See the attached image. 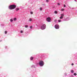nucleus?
Returning a JSON list of instances; mask_svg holds the SVG:
<instances>
[{"label":"nucleus","mask_w":77,"mask_h":77,"mask_svg":"<svg viewBox=\"0 0 77 77\" xmlns=\"http://www.w3.org/2000/svg\"><path fill=\"white\" fill-rule=\"evenodd\" d=\"M16 8V6L15 5H11L9 6V8L10 9L12 10V9H14Z\"/></svg>","instance_id":"1"},{"label":"nucleus","mask_w":77,"mask_h":77,"mask_svg":"<svg viewBox=\"0 0 77 77\" xmlns=\"http://www.w3.org/2000/svg\"><path fill=\"white\" fill-rule=\"evenodd\" d=\"M45 28H46V25L44 24L41 27V29H42V30H44V29H45Z\"/></svg>","instance_id":"2"},{"label":"nucleus","mask_w":77,"mask_h":77,"mask_svg":"<svg viewBox=\"0 0 77 77\" xmlns=\"http://www.w3.org/2000/svg\"><path fill=\"white\" fill-rule=\"evenodd\" d=\"M39 64L40 66H43L44 65V62L42 61H40L39 63Z\"/></svg>","instance_id":"3"},{"label":"nucleus","mask_w":77,"mask_h":77,"mask_svg":"<svg viewBox=\"0 0 77 77\" xmlns=\"http://www.w3.org/2000/svg\"><path fill=\"white\" fill-rule=\"evenodd\" d=\"M55 28L56 29H58L59 28V26L57 25H56L55 26Z\"/></svg>","instance_id":"4"},{"label":"nucleus","mask_w":77,"mask_h":77,"mask_svg":"<svg viewBox=\"0 0 77 77\" xmlns=\"http://www.w3.org/2000/svg\"><path fill=\"white\" fill-rule=\"evenodd\" d=\"M51 20V19L50 18V17H48L47 18V21L48 22H50V21Z\"/></svg>","instance_id":"5"},{"label":"nucleus","mask_w":77,"mask_h":77,"mask_svg":"<svg viewBox=\"0 0 77 77\" xmlns=\"http://www.w3.org/2000/svg\"><path fill=\"white\" fill-rule=\"evenodd\" d=\"M30 59L31 60H33V57H31L30 58Z\"/></svg>","instance_id":"6"},{"label":"nucleus","mask_w":77,"mask_h":77,"mask_svg":"<svg viewBox=\"0 0 77 77\" xmlns=\"http://www.w3.org/2000/svg\"><path fill=\"white\" fill-rule=\"evenodd\" d=\"M61 17H63V16H64V14H61Z\"/></svg>","instance_id":"7"},{"label":"nucleus","mask_w":77,"mask_h":77,"mask_svg":"<svg viewBox=\"0 0 77 77\" xmlns=\"http://www.w3.org/2000/svg\"><path fill=\"white\" fill-rule=\"evenodd\" d=\"M54 13L57 14V11H54Z\"/></svg>","instance_id":"8"},{"label":"nucleus","mask_w":77,"mask_h":77,"mask_svg":"<svg viewBox=\"0 0 77 77\" xmlns=\"http://www.w3.org/2000/svg\"><path fill=\"white\" fill-rule=\"evenodd\" d=\"M14 21H16V20H17V18H14Z\"/></svg>","instance_id":"9"},{"label":"nucleus","mask_w":77,"mask_h":77,"mask_svg":"<svg viewBox=\"0 0 77 77\" xmlns=\"http://www.w3.org/2000/svg\"><path fill=\"white\" fill-rule=\"evenodd\" d=\"M10 21L11 22H12V21H13V19H10Z\"/></svg>","instance_id":"10"},{"label":"nucleus","mask_w":77,"mask_h":77,"mask_svg":"<svg viewBox=\"0 0 77 77\" xmlns=\"http://www.w3.org/2000/svg\"><path fill=\"white\" fill-rule=\"evenodd\" d=\"M60 19H62L63 18V17L61 16L60 17Z\"/></svg>","instance_id":"11"},{"label":"nucleus","mask_w":77,"mask_h":77,"mask_svg":"<svg viewBox=\"0 0 77 77\" xmlns=\"http://www.w3.org/2000/svg\"><path fill=\"white\" fill-rule=\"evenodd\" d=\"M25 27L26 28L28 27V26H27V25H25Z\"/></svg>","instance_id":"12"},{"label":"nucleus","mask_w":77,"mask_h":77,"mask_svg":"<svg viewBox=\"0 0 77 77\" xmlns=\"http://www.w3.org/2000/svg\"><path fill=\"white\" fill-rule=\"evenodd\" d=\"M32 19L30 18L29 19V21H32Z\"/></svg>","instance_id":"13"},{"label":"nucleus","mask_w":77,"mask_h":77,"mask_svg":"<svg viewBox=\"0 0 77 77\" xmlns=\"http://www.w3.org/2000/svg\"><path fill=\"white\" fill-rule=\"evenodd\" d=\"M58 22L59 23H60V22H61V20H58Z\"/></svg>","instance_id":"14"},{"label":"nucleus","mask_w":77,"mask_h":77,"mask_svg":"<svg viewBox=\"0 0 77 77\" xmlns=\"http://www.w3.org/2000/svg\"><path fill=\"white\" fill-rule=\"evenodd\" d=\"M7 33H8V32H7V31H5V34H7Z\"/></svg>","instance_id":"15"},{"label":"nucleus","mask_w":77,"mask_h":77,"mask_svg":"<svg viewBox=\"0 0 77 77\" xmlns=\"http://www.w3.org/2000/svg\"><path fill=\"white\" fill-rule=\"evenodd\" d=\"M16 11H18V10H19V8H16Z\"/></svg>","instance_id":"16"},{"label":"nucleus","mask_w":77,"mask_h":77,"mask_svg":"<svg viewBox=\"0 0 77 77\" xmlns=\"http://www.w3.org/2000/svg\"><path fill=\"white\" fill-rule=\"evenodd\" d=\"M71 73H73L74 72V70H71Z\"/></svg>","instance_id":"17"},{"label":"nucleus","mask_w":77,"mask_h":77,"mask_svg":"<svg viewBox=\"0 0 77 77\" xmlns=\"http://www.w3.org/2000/svg\"><path fill=\"white\" fill-rule=\"evenodd\" d=\"M57 5H58L60 6V3H58Z\"/></svg>","instance_id":"18"},{"label":"nucleus","mask_w":77,"mask_h":77,"mask_svg":"<svg viewBox=\"0 0 77 77\" xmlns=\"http://www.w3.org/2000/svg\"><path fill=\"white\" fill-rule=\"evenodd\" d=\"M74 75H77V74L76 73H75L74 74Z\"/></svg>","instance_id":"19"},{"label":"nucleus","mask_w":77,"mask_h":77,"mask_svg":"<svg viewBox=\"0 0 77 77\" xmlns=\"http://www.w3.org/2000/svg\"><path fill=\"white\" fill-rule=\"evenodd\" d=\"M64 10H65V9H61V11H64Z\"/></svg>","instance_id":"20"},{"label":"nucleus","mask_w":77,"mask_h":77,"mask_svg":"<svg viewBox=\"0 0 77 77\" xmlns=\"http://www.w3.org/2000/svg\"><path fill=\"white\" fill-rule=\"evenodd\" d=\"M30 28L31 29H32V28H33V26H30Z\"/></svg>","instance_id":"21"},{"label":"nucleus","mask_w":77,"mask_h":77,"mask_svg":"<svg viewBox=\"0 0 77 77\" xmlns=\"http://www.w3.org/2000/svg\"><path fill=\"white\" fill-rule=\"evenodd\" d=\"M40 11H41L42 10V8H40Z\"/></svg>","instance_id":"22"},{"label":"nucleus","mask_w":77,"mask_h":77,"mask_svg":"<svg viewBox=\"0 0 77 77\" xmlns=\"http://www.w3.org/2000/svg\"><path fill=\"white\" fill-rule=\"evenodd\" d=\"M23 31L22 30H21L20 31V33H23Z\"/></svg>","instance_id":"23"},{"label":"nucleus","mask_w":77,"mask_h":77,"mask_svg":"<svg viewBox=\"0 0 77 77\" xmlns=\"http://www.w3.org/2000/svg\"><path fill=\"white\" fill-rule=\"evenodd\" d=\"M63 6H64V7H66V5H65L64 4Z\"/></svg>","instance_id":"24"},{"label":"nucleus","mask_w":77,"mask_h":77,"mask_svg":"<svg viewBox=\"0 0 77 77\" xmlns=\"http://www.w3.org/2000/svg\"><path fill=\"white\" fill-rule=\"evenodd\" d=\"M46 2H48L49 1L48 0H46Z\"/></svg>","instance_id":"25"},{"label":"nucleus","mask_w":77,"mask_h":77,"mask_svg":"<svg viewBox=\"0 0 77 77\" xmlns=\"http://www.w3.org/2000/svg\"><path fill=\"white\" fill-rule=\"evenodd\" d=\"M30 13H31V14H33V12H30Z\"/></svg>","instance_id":"26"},{"label":"nucleus","mask_w":77,"mask_h":77,"mask_svg":"<svg viewBox=\"0 0 77 77\" xmlns=\"http://www.w3.org/2000/svg\"><path fill=\"white\" fill-rule=\"evenodd\" d=\"M72 65H74V63H72Z\"/></svg>","instance_id":"27"},{"label":"nucleus","mask_w":77,"mask_h":77,"mask_svg":"<svg viewBox=\"0 0 77 77\" xmlns=\"http://www.w3.org/2000/svg\"><path fill=\"white\" fill-rule=\"evenodd\" d=\"M54 21H55L56 22V21H57V20H54Z\"/></svg>","instance_id":"28"}]
</instances>
